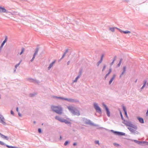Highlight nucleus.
Segmentation results:
<instances>
[{"mask_svg": "<svg viewBox=\"0 0 148 148\" xmlns=\"http://www.w3.org/2000/svg\"><path fill=\"white\" fill-rule=\"evenodd\" d=\"M116 29H118L119 31H120L121 32H123V31H121V29H119L118 28H116Z\"/></svg>", "mask_w": 148, "mask_h": 148, "instance_id": "obj_31", "label": "nucleus"}, {"mask_svg": "<svg viewBox=\"0 0 148 148\" xmlns=\"http://www.w3.org/2000/svg\"><path fill=\"white\" fill-rule=\"evenodd\" d=\"M24 48H23L22 49L21 52L20 53V55H21L24 52Z\"/></svg>", "mask_w": 148, "mask_h": 148, "instance_id": "obj_23", "label": "nucleus"}, {"mask_svg": "<svg viewBox=\"0 0 148 148\" xmlns=\"http://www.w3.org/2000/svg\"><path fill=\"white\" fill-rule=\"evenodd\" d=\"M114 145H115V146H119V145L117 143H114Z\"/></svg>", "mask_w": 148, "mask_h": 148, "instance_id": "obj_32", "label": "nucleus"}, {"mask_svg": "<svg viewBox=\"0 0 148 148\" xmlns=\"http://www.w3.org/2000/svg\"><path fill=\"white\" fill-rule=\"evenodd\" d=\"M51 108L53 111L58 114H61L62 113L63 109L60 106H52Z\"/></svg>", "mask_w": 148, "mask_h": 148, "instance_id": "obj_1", "label": "nucleus"}, {"mask_svg": "<svg viewBox=\"0 0 148 148\" xmlns=\"http://www.w3.org/2000/svg\"><path fill=\"white\" fill-rule=\"evenodd\" d=\"M95 143L96 144H98L99 145V141L98 140H97L95 141Z\"/></svg>", "mask_w": 148, "mask_h": 148, "instance_id": "obj_34", "label": "nucleus"}, {"mask_svg": "<svg viewBox=\"0 0 148 148\" xmlns=\"http://www.w3.org/2000/svg\"><path fill=\"white\" fill-rule=\"evenodd\" d=\"M109 29L112 32H114V27L110 28Z\"/></svg>", "mask_w": 148, "mask_h": 148, "instance_id": "obj_22", "label": "nucleus"}, {"mask_svg": "<svg viewBox=\"0 0 148 148\" xmlns=\"http://www.w3.org/2000/svg\"><path fill=\"white\" fill-rule=\"evenodd\" d=\"M123 32L125 34H128V33H131V32L130 31H123Z\"/></svg>", "mask_w": 148, "mask_h": 148, "instance_id": "obj_21", "label": "nucleus"}, {"mask_svg": "<svg viewBox=\"0 0 148 148\" xmlns=\"http://www.w3.org/2000/svg\"><path fill=\"white\" fill-rule=\"evenodd\" d=\"M94 105L96 111L99 113H101V110L99 107L98 106L97 104L96 103H95L94 104Z\"/></svg>", "mask_w": 148, "mask_h": 148, "instance_id": "obj_3", "label": "nucleus"}, {"mask_svg": "<svg viewBox=\"0 0 148 148\" xmlns=\"http://www.w3.org/2000/svg\"><path fill=\"white\" fill-rule=\"evenodd\" d=\"M120 113L121 116L122 115V113L121 111L120 112Z\"/></svg>", "mask_w": 148, "mask_h": 148, "instance_id": "obj_44", "label": "nucleus"}, {"mask_svg": "<svg viewBox=\"0 0 148 148\" xmlns=\"http://www.w3.org/2000/svg\"><path fill=\"white\" fill-rule=\"evenodd\" d=\"M11 113L12 114H13V115L14 114V113L13 112L12 110H11Z\"/></svg>", "mask_w": 148, "mask_h": 148, "instance_id": "obj_37", "label": "nucleus"}, {"mask_svg": "<svg viewBox=\"0 0 148 148\" xmlns=\"http://www.w3.org/2000/svg\"><path fill=\"white\" fill-rule=\"evenodd\" d=\"M80 75L78 76L75 79V80H74L73 82H76L78 78L80 77Z\"/></svg>", "mask_w": 148, "mask_h": 148, "instance_id": "obj_20", "label": "nucleus"}, {"mask_svg": "<svg viewBox=\"0 0 148 148\" xmlns=\"http://www.w3.org/2000/svg\"><path fill=\"white\" fill-rule=\"evenodd\" d=\"M66 52H65L64 53V54L63 55V56H62V59L63 58H64V57L65 56V55H66Z\"/></svg>", "mask_w": 148, "mask_h": 148, "instance_id": "obj_30", "label": "nucleus"}, {"mask_svg": "<svg viewBox=\"0 0 148 148\" xmlns=\"http://www.w3.org/2000/svg\"><path fill=\"white\" fill-rule=\"evenodd\" d=\"M111 69H110L109 70V72L111 73Z\"/></svg>", "mask_w": 148, "mask_h": 148, "instance_id": "obj_46", "label": "nucleus"}, {"mask_svg": "<svg viewBox=\"0 0 148 148\" xmlns=\"http://www.w3.org/2000/svg\"><path fill=\"white\" fill-rule=\"evenodd\" d=\"M36 123L35 121H34V123Z\"/></svg>", "mask_w": 148, "mask_h": 148, "instance_id": "obj_51", "label": "nucleus"}, {"mask_svg": "<svg viewBox=\"0 0 148 148\" xmlns=\"http://www.w3.org/2000/svg\"><path fill=\"white\" fill-rule=\"evenodd\" d=\"M74 146H75L77 145V143H74L73 144Z\"/></svg>", "mask_w": 148, "mask_h": 148, "instance_id": "obj_42", "label": "nucleus"}, {"mask_svg": "<svg viewBox=\"0 0 148 148\" xmlns=\"http://www.w3.org/2000/svg\"><path fill=\"white\" fill-rule=\"evenodd\" d=\"M55 61H54L50 64V65L48 67V69L49 70L50 69H51L53 66V65L55 63Z\"/></svg>", "mask_w": 148, "mask_h": 148, "instance_id": "obj_14", "label": "nucleus"}, {"mask_svg": "<svg viewBox=\"0 0 148 148\" xmlns=\"http://www.w3.org/2000/svg\"><path fill=\"white\" fill-rule=\"evenodd\" d=\"M38 51V48H37L36 49V51L33 56L35 57L36 55L37 54V53Z\"/></svg>", "mask_w": 148, "mask_h": 148, "instance_id": "obj_16", "label": "nucleus"}, {"mask_svg": "<svg viewBox=\"0 0 148 148\" xmlns=\"http://www.w3.org/2000/svg\"><path fill=\"white\" fill-rule=\"evenodd\" d=\"M146 82H147V81H145L144 82V85H143V86L141 88V89H143L144 88V87H145V85L146 84Z\"/></svg>", "mask_w": 148, "mask_h": 148, "instance_id": "obj_18", "label": "nucleus"}, {"mask_svg": "<svg viewBox=\"0 0 148 148\" xmlns=\"http://www.w3.org/2000/svg\"><path fill=\"white\" fill-rule=\"evenodd\" d=\"M125 112V115L127 117V111H125V112Z\"/></svg>", "mask_w": 148, "mask_h": 148, "instance_id": "obj_33", "label": "nucleus"}, {"mask_svg": "<svg viewBox=\"0 0 148 148\" xmlns=\"http://www.w3.org/2000/svg\"><path fill=\"white\" fill-rule=\"evenodd\" d=\"M6 39H5V40L2 43L1 47H2L4 45L5 42H6Z\"/></svg>", "mask_w": 148, "mask_h": 148, "instance_id": "obj_17", "label": "nucleus"}, {"mask_svg": "<svg viewBox=\"0 0 148 148\" xmlns=\"http://www.w3.org/2000/svg\"><path fill=\"white\" fill-rule=\"evenodd\" d=\"M55 118L56 119L58 120L59 121H60L63 122H65L66 123H67V122L66 121V120H63L60 117H59L58 116H56Z\"/></svg>", "mask_w": 148, "mask_h": 148, "instance_id": "obj_9", "label": "nucleus"}, {"mask_svg": "<svg viewBox=\"0 0 148 148\" xmlns=\"http://www.w3.org/2000/svg\"><path fill=\"white\" fill-rule=\"evenodd\" d=\"M106 66H103V69L102 70V71H103L104 70V69H105L106 68Z\"/></svg>", "mask_w": 148, "mask_h": 148, "instance_id": "obj_39", "label": "nucleus"}, {"mask_svg": "<svg viewBox=\"0 0 148 148\" xmlns=\"http://www.w3.org/2000/svg\"><path fill=\"white\" fill-rule=\"evenodd\" d=\"M35 56H33V57L32 58V59L31 60V62H32V61L34 60V58H35Z\"/></svg>", "mask_w": 148, "mask_h": 148, "instance_id": "obj_35", "label": "nucleus"}, {"mask_svg": "<svg viewBox=\"0 0 148 148\" xmlns=\"http://www.w3.org/2000/svg\"><path fill=\"white\" fill-rule=\"evenodd\" d=\"M147 85L148 86V83H147Z\"/></svg>", "mask_w": 148, "mask_h": 148, "instance_id": "obj_52", "label": "nucleus"}, {"mask_svg": "<svg viewBox=\"0 0 148 148\" xmlns=\"http://www.w3.org/2000/svg\"><path fill=\"white\" fill-rule=\"evenodd\" d=\"M0 119L1 120L0 122L1 123L3 124H5V122L4 121L5 119L2 116H0Z\"/></svg>", "mask_w": 148, "mask_h": 148, "instance_id": "obj_10", "label": "nucleus"}, {"mask_svg": "<svg viewBox=\"0 0 148 148\" xmlns=\"http://www.w3.org/2000/svg\"><path fill=\"white\" fill-rule=\"evenodd\" d=\"M126 66H124L123 67V72L122 73V74L120 76V77H121L122 75H123L125 72V70H126Z\"/></svg>", "mask_w": 148, "mask_h": 148, "instance_id": "obj_15", "label": "nucleus"}, {"mask_svg": "<svg viewBox=\"0 0 148 148\" xmlns=\"http://www.w3.org/2000/svg\"><path fill=\"white\" fill-rule=\"evenodd\" d=\"M138 119L140 123H144V120L143 118L140 117H138Z\"/></svg>", "mask_w": 148, "mask_h": 148, "instance_id": "obj_13", "label": "nucleus"}, {"mask_svg": "<svg viewBox=\"0 0 148 148\" xmlns=\"http://www.w3.org/2000/svg\"><path fill=\"white\" fill-rule=\"evenodd\" d=\"M116 75H113L112 77L111 78V79H110V80L109 81V83L110 84L112 82V81L114 79Z\"/></svg>", "mask_w": 148, "mask_h": 148, "instance_id": "obj_11", "label": "nucleus"}, {"mask_svg": "<svg viewBox=\"0 0 148 148\" xmlns=\"http://www.w3.org/2000/svg\"><path fill=\"white\" fill-rule=\"evenodd\" d=\"M18 115L20 116H21V114L19 113H18Z\"/></svg>", "mask_w": 148, "mask_h": 148, "instance_id": "obj_45", "label": "nucleus"}, {"mask_svg": "<svg viewBox=\"0 0 148 148\" xmlns=\"http://www.w3.org/2000/svg\"><path fill=\"white\" fill-rule=\"evenodd\" d=\"M115 58L113 60V61L110 64V65H112L114 63V61H115Z\"/></svg>", "mask_w": 148, "mask_h": 148, "instance_id": "obj_28", "label": "nucleus"}, {"mask_svg": "<svg viewBox=\"0 0 148 148\" xmlns=\"http://www.w3.org/2000/svg\"><path fill=\"white\" fill-rule=\"evenodd\" d=\"M123 110H124V112L126 111V109L124 106H123Z\"/></svg>", "mask_w": 148, "mask_h": 148, "instance_id": "obj_27", "label": "nucleus"}, {"mask_svg": "<svg viewBox=\"0 0 148 148\" xmlns=\"http://www.w3.org/2000/svg\"><path fill=\"white\" fill-rule=\"evenodd\" d=\"M38 132L40 133H41V130L39 128V129H38Z\"/></svg>", "mask_w": 148, "mask_h": 148, "instance_id": "obj_36", "label": "nucleus"}, {"mask_svg": "<svg viewBox=\"0 0 148 148\" xmlns=\"http://www.w3.org/2000/svg\"><path fill=\"white\" fill-rule=\"evenodd\" d=\"M55 97L56 98H58V99H62L65 100H67V101H73V100L72 99H67V98H62V97Z\"/></svg>", "mask_w": 148, "mask_h": 148, "instance_id": "obj_8", "label": "nucleus"}, {"mask_svg": "<svg viewBox=\"0 0 148 148\" xmlns=\"http://www.w3.org/2000/svg\"><path fill=\"white\" fill-rule=\"evenodd\" d=\"M108 75H109L108 74V73H107V74L106 75V76H105V79L107 78V77Z\"/></svg>", "mask_w": 148, "mask_h": 148, "instance_id": "obj_38", "label": "nucleus"}, {"mask_svg": "<svg viewBox=\"0 0 148 148\" xmlns=\"http://www.w3.org/2000/svg\"><path fill=\"white\" fill-rule=\"evenodd\" d=\"M0 136L3 138H4L7 140H8V138L7 136L2 134L1 133H0Z\"/></svg>", "mask_w": 148, "mask_h": 148, "instance_id": "obj_12", "label": "nucleus"}, {"mask_svg": "<svg viewBox=\"0 0 148 148\" xmlns=\"http://www.w3.org/2000/svg\"><path fill=\"white\" fill-rule=\"evenodd\" d=\"M16 110L17 112H18V107L16 108Z\"/></svg>", "mask_w": 148, "mask_h": 148, "instance_id": "obj_41", "label": "nucleus"}, {"mask_svg": "<svg viewBox=\"0 0 148 148\" xmlns=\"http://www.w3.org/2000/svg\"><path fill=\"white\" fill-rule=\"evenodd\" d=\"M69 110L73 114L77 115H79V111L76 109L75 108L72 106L68 107Z\"/></svg>", "mask_w": 148, "mask_h": 148, "instance_id": "obj_2", "label": "nucleus"}, {"mask_svg": "<svg viewBox=\"0 0 148 148\" xmlns=\"http://www.w3.org/2000/svg\"><path fill=\"white\" fill-rule=\"evenodd\" d=\"M7 13L8 12L4 8L0 7V13Z\"/></svg>", "mask_w": 148, "mask_h": 148, "instance_id": "obj_7", "label": "nucleus"}, {"mask_svg": "<svg viewBox=\"0 0 148 148\" xmlns=\"http://www.w3.org/2000/svg\"><path fill=\"white\" fill-rule=\"evenodd\" d=\"M121 118L123 120V121H124V119L123 118V115H121Z\"/></svg>", "mask_w": 148, "mask_h": 148, "instance_id": "obj_40", "label": "nucleus"}, {"mask_svg": "<svg viewBox=\"0 0 148 148\" xmlns=\"http://www.w3.org/2000/svg\"><path fill=\"white\" fill-rule=\"evenodd\" d=\"M62 137L61 136H60V139H62Z\"/></svg>", "mask_w": 148, "mask_h": 148, "instance_id": "obj_49", "label": "nucleus"}, {"mask_svg": "<svg viewBox=\"0 0 148 148\" xmlns=\"http://www.w3.org/2000/svg\"><path fill=\"white\" fill-rule=\"evenodd\" d=\"M123 123L125 124L126 126H131L133 125L130 122L125 121L124 120Z\"/></svg>", "mask_w": 148, "mask_h": 148, "instance_id": "obj_5", "label": "nucleus"}, {"mask_svg": "<svg viewBox=\"0 0 148 148\" xmlns=\"http://www.w3.org/2000/svg\"><path fill=\"white\" fill-rule=\"evenodd\" d=\"M110 73L109 72L108 74V75H109Z\"/></svg>", "mask_w": 148, "mask_h": 148, "instance_id": "obj_50", "label": "nucleus"}, {"mask_svg": "<svg viewBox=\"0 0 148 148\" xmlns=\"http://www.w3.org/2000/svg\"><path fill=\"white\" fill-rule=\"evenodd\" d=\"M69 63H70V62L69 61H68V62L67 63V64L69 65Z\"/></svg>", "mask_w": 148, "mask_h": 148, "instance_id": "obj_47", "label": "nucleus"}, {"mask_svg": "<svg viewBox=\"0 0 148 148\" xmlns=\"http://www.w3.org/2000/svg\"><path fill=\"white\" fill-rule=\"evenodd\" d=\"M103 55H102V56H101V61H102V59H103Z\"/></svg>", "mask_w": 148, "mask_h": 148, "instance_id": "obj_43", "label": "nucleus"}, {"mask_svg": "<svg viewBox=\"0 0 148 148\" xmlns=\"http://www.w3.org/2000/svg\"><path fill=\"white\" fill-rule=\"evenodd\" d=\"M137 81V79H136V80L135 81V82H136Z\"/></svg>", "mask_w": 148, "mask_h": 148, "instance_id": "obj_48", "label": "nucleus"}, {"mask_svg": "<svg viewBox=\"0 0 148 148\" xmlns=\"http://www.w3.org/2000/svg\"><path fill=\"white\" fill-rule=\"evenodd\" d=\"M115 133H116V134L117 135H123L122 134L123 133L120 132H115Z\"/></svg>", "mask_w": 148, "mask_h": 148, "instance_id": "obj_19", "label": "nucleus"}, {"mask_svg": "<svg viewBox=\"0 0 148 148\" xmlns=\"http://www.w3.org/2000/svg\"><path fill=\"white\" fill-rule=\"evenodd\" d=\"M0 144L2 145H5V144L3 142L0 141Z\"/></svg>", "mask_w": 148, "mask_h": 148, "instance_id": "obj_26", "label": "nucleus"}, {"mask_svg": "<svg viewBox=\"0 0 148 148\" xmlns=\"http://www.w3.org/2000/svg\"><path fill=\"white\" fill-rule=\"evenodd\" d=\"M122 59H121L120 61V62H119V64H118V65H119V66H120V65H121V62H122Z\"/></svg>", "mask_w": 148, "mask_h": 148, "instance_id": "obj_24", "label": "nucleus"}, {"mask_svg": "<svg viewBox=\"0 0 148 148\" xmlns=\"http://www.w3.org/2000/svg\"><path fill=\"white\" fill-rule=\"evenodd\" d=\"M129 130L133 132H134L136 130H137V127H136L134 126L133 125L131 126H130V127L128 128Z\"/></svg>", "mask_w": 148, "mask_h": 148, "instance_id": "obj_4", "label": "nucleus"}, {"mask_svg": "<svg viewBox=\"0 0 148 148\" xmlns=\"http://www.w3.org/2000/svg\"><path fill=\"white\" fill-rule=\"evenodd\" d=\"M102 104H103V105L104 107L106 109V110L107 112V115H108V116H110V112H109V109L106 106L105 104L104 103H103Z\"/></svg>", "mask_w": 148, "mask_h": 148, "instance_id": "obj_6", "label": "nucleus"}, {"mask_svg": "<svg viewBox=\"0 0 148 148\" xmlns=\"http://www.w3.org/2000/svg\"><path fill=\"white\" fill-rule=\"evenodd\" d=\"M21 61H20V62L18 64H16L15 66V67L16 68L18 66H19V65L20 64V63H21Z\"/></svg>", "mask_w": 148, "mask_h": 148, "instance_id": "obj_25", "label": "nucleus"}, {"mask_svg": "<svg viewBox=\"0 0 148 148\" xmlns=\"http://www.w3.org/2000/svg\"><path fill=\"white\" fill-rule=\"evenodd\" d=\"M68 143H69L68 141H66L65 142V143H64V145H67Z\"/></svg>", "mask_w": 148, "mask_h": 148, "instance_id": "obj_29", "label": "nucleus"}]
</instances>
